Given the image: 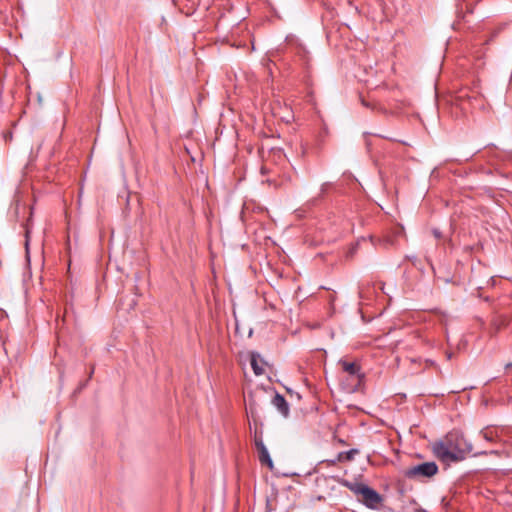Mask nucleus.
Masks as SVG:
<instances>
[{
  "label": "nucleus",
  "instance_id": "nucleus-9",
  "mask_svg": "<svg viewBox=\"0 0 512 512\" xmlns=\"http://www.w3.org/2000/svg\"><path fill=\"white\" fill-rule=\"evenodd\" d=\"M360 451L358 449H350L348 451L339 452L336 455V461L339 462H350L353 461L355 456L358 455Z\"/></svg>",
  "mask_w": 512,
  "mask_h": 512
},
{
  "label": "nucleus",
  "instance_id": "nucleus-1",
  "mask_svg": "<svg viewBox=\"0 0 512 512\" xmlns=\"http://www.w3.org/2000/svg\"><path fill=\"white\" fill-rule=\"evenodd\" d=\"M433 454L443 463L459 462L472 453L473 446L464 434L453 430L432 443Z\"/></svg>",
  "mask_w": 512,
  "mask_h": 512
},
{
  "label": "nucleus",
  "instance_id": "nucleus-5",
  "mask_svg": "<svg viewBox=\"0 0 512 512\" xmlns=\"http://www.w3.org/2000/svg\"><path fill=\"white\" fill-rule=\"evenodd\" d=\"M359 500L368 508H376L382 501L381 495L371 487L367 486L359 496Z\"/></svg>",
  "mask_w": 512,
  "mask_h": 512
},
{
  "label": "nucleus",
  "instance_id": "nucleus-16",
  "mask_svg": "<svg viewBox=\"0 0 512 512\" xmlns=\"http://www.w3.org/2000/svg\"><path fill=\"white\" fill-rule=\"evenodd\" d=\"M505 367L506 369L512 368V363H508Z\"/></svg>",
  "mask_w": 512,
  "mask_h": 512
},
{
  "label": "nucleus",
  "instance_id": "nucleus-13",
  "mask_svg": "<svg viewBox=\"0 0 512 512\" xmlns=\"http://www.w3.org/2000/svg\"><path fill=\"white\" fill-rule=\"evenodd\" d=\"M432 234L434 235V237H435L436 239H441V238H442V233H441V231H440L439 229H437V228L432 229Z\"/></svg>",
  "mask_w": 512,
  "mask_h": 512
},
{
  "label": "nucleus",
  "instance_id": "nucleus-11",
  "mask_svg": "<svg viewBox=\"0 0 512 512\" xmlns=\"http://www.w3.org/2000/svg\"><path fill=\"white\" fill-rule=\"evenodd\" d=\"M247 413L253 419V422L256 425V409H255L254 401L249 402V407L247 408Z\"/></svg>",
  "mask_w": 512,
  "mask_h": 512
},
{
  "label": "nucleus",
  "instance_id": "nucleus-18",
  "mask_svg": "<svg viewBox=\"0 0 512 512\" xmlns=\"http://www.w3.org/2000/svg\"><path fill=\"white\" fill-rule=\"evenodd\" d=\"M339 443H341L342 445L346 444L345 441H343V440H339Z\"/></svg>",
  "mask_w": 512,
  "mask_h": 512
},
{
  "label": "nucleus",
  "instance_id": "nucleus-8",
  "mask_svg": "<svg viewBox=\"0 0 512 512\" xmlns=\"http://www.w3.org/2000/svg\"><path fill=\"white\" fill-rule=\"evenodd\" d=\"M481 95L479 92L469 91L467 89L461 90L459 94L457 95V99L460 101H468L470 103L477 102L482 105L481 103Z\"/></svg>",
  "mask_w": 512,
  "mask_h": 512
},
{
  "label": "nucleus",
  "instance_id": "nucleus-14",
  "mask_svg": "<svg viewBox=\"0 0 512 512\" xmlns=\"http://www.w3.org/2000/svg\"><path fill=\"white\" fill-rule=\"evenodd\" d=\"M327 462L329 463L330 466H334L337 463H339V461H336V457L334 459L327 460Z\"/></svg>",
  "mask_w": 512,
  "mask_h": 512
},
{
  "label": "nucleus",
  "instance_id": "nucleus-2",
  "mask_svg": "<svg viewBox=\"0 0 512 512\" xmlns=\"http://www.w3.org/2000/svg\"><path fill=\"white\" fill-rule=\"evenodd\" d=\"M343 372L347 374V385L345 386V390L347 392H355L362 383V379L364 377L361 372V367L356 362H348L347 360L341 359L338 363Z\"/></svg>",
  "mask_w": 512,
  "mask_h": 512
},
{
  "label": "nucleus",
  "instance_id": "nucleus-12",
  "mask_svg": "<svg viewBox=\"0 0 512 512\" xmlns=\"http://www.w3.org/2000/svg\"><path fill=\"white\" fill-rule=\"evenodd\" d=\"M481 434L485 440H487L489 442L494 441L495 436L492 431L483 430V431H481Z\"/></svg>",
  "mask_w": 512,
  "mask_h": 512
},
{
  "label": "nucleus",
  "instance_id": "nucleus-7",
  "mask_svg": "<svg viewBox=\"0 0 512 512\" xmlns=\"http://www.w3.org/2000/svg\"><path fill=\"white\" fill-rule=\"evenodd\" d=\"M250 364L255 375L260 376L264 373V360L256 352H252L250 355Z\"/></svg>",
  "mask_w": 512,
  "mask_h": 512
},
{
  "label": "nucleus",
  "instance_id": "nucleus-17",
  "mask_svg": "<svg viewBox=\"0 0 512 512\" xmlns=\"http://www.w3.org/2000/svg\"><path fill=\"white\" fill-rule=\"evenodd\" d=\"M482 454H485V452H478V453H475L474 456H478V455H482Z\"/></svg>",
  "mask_w": 512,
  "mask_h": 512
},
{
  "label": "nucleus",
  "instance_id": "nucleus-3",
  "mask_svg": "<svg viewBox=\"0 0 512 512\" xmlns=\"http://www.w3.org/2000/svg\"><path fill=\"white\" fill-rule=\"evenodd\" d=\"M438 472V466L435 462H424L408 468L404 475L407 478H430Z\"/></svg>",
  "mask_w": 512,
  "mask_h": 512
},
{
  "label": "nucleus",
  "instance_id": "nucleus-4",
  "mask_svg": "<svg viewBox=\"0 0 512 512\" xmlns=\"http://www.w3.org/2000/svg\"><path fill=\"white\" fill-rule=\"evenodd\" d=\"M254 444L259 454V461L262 465H267L271 470L273 469V461L270 457V454L263 442V432L262 430L258 431L255 428L254 432Z\"/></svg>",
  "mask_w": 512,
  "mask_h": 512
},
{
  "label": "nucleus",
  "instance_id": "nucleus-15",
  "mask_svg": "<svg viewBox=\"0 0 512 512\" xmlns=\"http://www.w3.org/2000/svg\"><path fill=\"white\" fill-rule=\"evenodd\" d=\"M415 512H428V511L423 508H419V509H416Z\"/></svg>",
  "mask_w": 512,
  "mask_h": 512
},
{
  "label": "nucleus",
  "instance_id": "nucleus-10",
  "mask_svg": "<svg viewBox=\"0 0 512 512\" xmlns=\"http://www.w3.org/2000/svg\"><path fill=\"white\" fill-rule=\"evenodd\" d=\"M345 487H347L351 492H353L356 496H360L363 490L366 489L368 485L362 483V482H349L345 481L343 483Z\"/></svg>",
  "mask_w": 512,
  "mask_h": 512
},
{
  "label": "nucleus",
  "instance_id": "nucleus-6",
  "mask_svg": "<svg viewBox=\"0 0 512 512\" xmlns=\"http://www.w3.org/2000/svg\"><path fill=\"white\" fill-rule=\"evenodd\" d=\"M272 404L284 417H288L290 411L289 404L283 395L275 393L272 399Z\"/></svg>",
  "mask_w": 512,
  "mask_h": 512
}]
</instances>
